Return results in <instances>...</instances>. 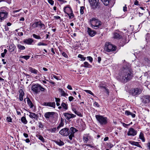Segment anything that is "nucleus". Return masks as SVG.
<instances>
[{
    "instance_id": "f257e3e1",
    "label": "nucleus",
    "mask_w": 150,
    "mask_h": 150,
    "mask_svg": "<svg viewBox=\"0 0 150 150\" xmlns=\"http://www.w3.org/2000/svg\"><path fill=\"white\" fill-rule=\"evenodd\" d=\"M133 76L132 70L126 68L122 69L117 76V78L118 80L122 82L126 83L131 79Z\"/></svg>"
},
{
    "instance_id": "f03ea898",
    "label": "nucleus",
    "mask_w": 150,
    "mask_h": 150,
    "mask_svg": "<svg viewBox=\"0 0 150 150\" xmlns=\"http://www.w3.org/2000/svg\"><path fill=\"white\" fill-rule=\"evenodd\" d=\"M89 23L92 28L96 29L99 28L102 25V22L98 19L95 18L90 19Z\"/></svg>"
},
{
    "instance_id": "7ed1b4c3",
    "label": "nucleus",
    "mask_w": 150,
    "mask_h": 150,
    "mask_svg": "<svg viewBox=\"0 0 150 150\" xmlns=\"http://www.w3.org/2000/svg\"><path fill=\"white\" fill-rule=\"evenodd\" d=\"M96 118L98 123L101 125H106L108 122V119L107 117L103 115H96Z\"/></svg>"
},
{
    "instance_id": "20e7f679",
    "label": "nucleus",
    "mask_w": 150,
    "mask_h": 150,
    "mask_svg": "<svg viewBox=\"0 0 150 150\" xmlns=\"http://www.w3.org/2000/svg\"><path fill=\"white\" fill-rule=\"evenodd\" d=\"M8 14L6 7H3L1 8H0V21H2L6 18Z\"/></svg>"
},
{
    "instance_id": "39448f33",
    "label": "nucleus",
    "mask_w": 150,
    "mask_h": 150,
    "mask_svg": "<svg viewBox=\"0 0 150 150\" xmlns=\"http://www.w3.org/2000/svg\"><path fill=\"white\" fill-rule=\"evenodd\" d=\"M31 90L36 93H37L40 91H44L45 89L42 87L40 85L37 83L32 85Z\"/></svg>"
},
{
    "instance_id": "423d86ee",
    "label": "nucleus",
    "mask_w": 150,
    "mask_h": 150,
    "mask_svg": "<svg viewBox=\"0 0 150 150\" xmlns=\"http://www.w3.org/2000/svg\"><path fill=\"white\" fill-rule=\"evenodd\" d=\"M116 47L112 45L110 42H107L105 43L104 49L106 51L110 52L114 51L116 50Z\"/></svg>"
},
{
    "instance_id": "0eeeda50",
    "label": "nucleus",
    "mask_w": 150,
    "mask_h": 150,
    "mask_svg": "<svg viewBox=\"0 0 150 150\" xmlns=\"http://www.w3.org/2000/svg\"><path fill=\"white\" fill-rule=\"evenodd\" d=\"M91 8L95 9L99 5V0H88Z\"/></svg>"
},
{
    "instance_id": "6e6552de",
    "label": "nucleus",
    "mask_w": 150,
    "mask_h": 150,
    "mask_svg": "<svg viewBox=\"0 0 150 150\" xmlns=\"http://www.w3.org/2000/svg\"><path fill=\"white\" fill-rule=\"evenodd\" d=\"M31 26L33 28H35L40 26V28L42 29H45V25L42 23L40 21L35 22L32 24Z\"/></svg>"
},
{
    "instance_id": "1a4fd4ad",
    "label": "nucleus",
    "mask_w": 150,
    "mask_h": 150,
    "mask_svg": "<svg viewBox=\"0 0 150 150\" xmlns=\"http://www.w3.org/2000/svg\"><path fill=\"white\" fill-rule=\"evenodd\" d=\"M142 92L141 89L138 88H134L132 89L130 93L133 96H135L140 94Z\"/></svg>"
},
{
    "instance_id": "9d476101",
    "label": "nucleus",
    "mask_w": 150,
    "mask_h": 150,
    "mask_svg": "<svg viewBox=\"0 0 150 150\" xmlns=\"http://www.w3.org/2000/svg\"><path fill=\"white\" fill-rule=\"evenodd\" d=\"M59 133L62 135L67 136L69 134L70 132L68 128H65L62 129Z\"/></svg>"
},
{
    "instance_id": "9b49d317",
    "label": "nucleus",
    "mask_w": 150,
    "mask_h": 150,
    "mask_svg": "<svg viewBox=\"0 0 150 150\" xmlns=\"http://www.w3.org/2000/svg\"><path fill=\"white\" fill-rule=\"evenodd\" d=\"M137 131L132 128L129 129L127 132V134L128 136H134L137 134Z\"/></svg>"
},
{
    "instance_id": "f8f14e48",
    "label": "nucleus",
    "mask_w": 150,
    "mask_h": 150,
    "mask_svg": "<svg viewBox=\"0 0 150 150\" xmlns=\"http://www.w3.org/2000/svg\"><path fill=\"white\" fill-rule=\"evenodd\" d=\"M63 115L65 117L67 120H69L71 118H74L76 117V115L73 114L69 113H64Z\"/></svg>"
},
{
    "instance_id": "ddd939ff",
    "label": "nucleus",
    "mask_w": 150,
    "mask_h": 150,
    "mask_svg": "<svg viewBox=\"0 0 150 150\" xmlns=\"http://www.w3.org/2000/svg\"><path fill=\"white\" fill-rule=\"evenodd\" d=\"M92 139V137L89 134H87L83 135V141L84 143H87L88 141Z\"/></svg>"
},
{
    "instance_id": "4468645a",
    "label": "nucleus",
    "mask_w": 150,
    "mask_h": 150,
    "mask_svg": "<svg viewBox=\"0 0 150 150\" xmlns=\"http://www.w3.org/2000/svg\"><path fill=\"white\" fill-rule=\"evenodd\" d=\"M87 32L89 35L93 37L96 34V32L93 30H92L89 28H87Z\"/></svg>"
},
{
    "instance_id": "2eb2a0df",
    "label": "nucleus",
    "mask_w": 150,
    "mask_h": 150,
    "mask_svg": "<svg viewBox=\"0 0 150 150\" xmlns=\"http://www.w3.org/2000/svg\"><path fill=\"white\" fill-rule=\"evenodd\" d=\"M54 112H46L44 115L45 117L47 119L52 117L54 114Z\"/></svg>"
},
{
    "instance_id": "dca6fc26",
    "label": "nucleus",
    "mask_w": 150,
    "mask_h": 150,
    "mask_svg": "<svg viewBox=\"0 0 150 150\" xmlns=\"http://www.w3.org/2000/svg\"><path fill=\"white\" fill-rule=\"evenodd\" d=\"M29 114L28 115L29 116L30 118L35 119L36 120H38V116L37 114L34 113L30 112H29Z\"/></svg>"
},
{
    "instance_id": "f3484780",
    "label": "nucleus",
    "mask_w": 150,
    "mask_h": 150,
    "mask_svg": "<svg viewBox=\"0 0 150 150\" xmlns=\"http://www.w3.org/2000/svg\"><path fill=\"white\" fill-rule=\"evenodd\" d=\"M28 70L31 73L35 75H38L39 74V72L38 70L31 67H29L28 68Z\"/></svg>"
},
{
    "instance_id": "a211bd4d",
    "label": "nucleus",
    "mask_w": 150,
    "mask_h": 150,
    "mask_svg": "<svg viewBox=\"0 0 150 150\" xmlns=\"http://www.w3.org/2000/svg\"><path fill=\"white\" fill-rule=\"evenodd\" d=\"M19 99L20 101H22L23 100V97L24 95V93L21 89L19 90Z\"/></svg>"
},
{
    "instance_id": "6ab92c4d",
    "label": "nucleus",
    "mask_w": 150,
    "mask_h": 150,
    "mask_svg": "<svg viewBox=\"0 0 150 150\" xmlns=\"http://www.w3.org/2000/svg\"><path fill=\"white\" fill-rule=\"evenodd\" d=\"M24 42L28 45H31L32 43L33 42V40L31 38H28L27 39H25L24 40Z\"/></svg>"
},
{
    "instance_id": "aec40b11",
    "label": "nucleus",
    "mask_w": 150,
    "mask_h": 150,
    "mask_svg": "<svg viewBox=\"0 0 150 150\" xmlns=\"http://www.w3.org/2000/svg\"><path fill=\"white\" fill-rule=\"evenodd\" d=\"M81 66L86 68H91V65L87 62H85L83 64H81Z\"/></svg>"
},
{
    "instance_id": "412c9836",
    "label": "nucleus",
    "mask_w": 150,
    "mask_h": 150,
    "mask_svg": "<svg viewBox=\"0 0 150 150\" xmlns=\"http://www.w3.org/2000/svg\"><path fill=\"white\" fill-rule=\"evenodd\" d=\"M59 91L60 92L61 96H67L68 95V94L66 93L61 88H59Z\"/></svg>"
},
{
    "instance_id": "4be33fe9",
    "label": "nucleus",
    "mask_w": 150,
    "mask_h": 150,
    "mask_svg": "<svg viewBox=\"0 0 150 150\" xmlns=\"http://www.w3.org/2000/svg\"><path fill=\"white\" fill-rule=\"evenodd\" d=\"M15 48L16 47L14 45V44H12L9 46L8 49L10 52H12L14 51Z\"/></svg>"
},
{
    "instance_id": "5701e85b",
    "label": "nucleus",
    "mask_w": 150,
    "mask_h": 150,
    "mask_svg": "<svg viewBox=\"0 0 150 150\" xmlns=\"http://www.w3.org/2000/svg\"><path fill=\"white\" fill-rule=\"evenodd\" d=\"M55 142L59 146H62L64 145V142L60 140H58L57 141H55Z\"/></svg>"
},
{
    "instance_id": "b1692460",
    "label": "nucleus",
    "mask_w": 150,
    "mask_h": 150,
    "mask_svg": "<svg viewBox=\"0 0 150 150\" xmlns=\"http://www.w3.org/2000/svg\"><path fill=\"white\" fill-rule=\"evenodd\" d=\"M125 114L127 115H131L132 117L133 118L134 117L136 116L135 114H133L131 112L127 110H126L125 112Z\"/></svg>"
},
{
    "instance_id": "393cba45",
    "label": "nucleus",
    "mask_w": 150,
    "mask_h": 150,
    "mask_svg": "<svg viewBox=\"0 0 150 150\" xmlns=\"http://www.w3.org/2000/svg\"><path fill=\"white\" fill-rule=\"evenodd\" d=\"M61 105L62 106V108L65 110H67L68 109V106L67 104L65 103H61Z\"/></svg>"
},
{
    "instance_id": "a878e982",
    "label": "nucleus",
    "mask_w": 150,
    "mask_h": 150,
    "mask_svg": "<svg viewBox=\"0 0 150 150\" xmlns=\"http://www.w3.org/2000/svg\"><path fill=\"white\" fill-rule=\"evenodd\" d=\"M70 130L71 132H70V133L74 135V134L75 132L78 131V130H77L76 128L72 127H71Z\"/></svg>"
},
{
    "instance_id": "bb28decb",
    "label": "nucleus",
    "mask_w": 150,
    "mask_h": 150,
    "mask_svg": "<svg viewBox=\"0 0 150 150\" xmlns=\"http://www.w3.org/2000/svg\"><path fill=\"white\" fill-rule=\"evenodd\" d=\"M139 138L141 139L143 142H145V140L144 137V134L142 132L140 133L139 135Z\"/></svg>"
},
{
    "instance_id": "cd10ccee",
    "label": "nucleus",
    "mask_w": 150,
    "mask_h": 150,
    "mask_svg": "<svg viewBox=\"0 0 150 150\" xmlns=\"http://www.w3.org/2000/svg\"><path fill=\"white\" fill-rule=\"evenodd\" d=\"M27 103L28 105L30 106V108H32L33 107V105L32 103L31 102L30 100V99L29 98H27Z\"/></svg>"
},
{
    "instance_id": "c85d7f7f",
    "label": "nucleus",
    "mask_w": 150,
    "mask_h": 150,
    "mask_svg": "<svg viewBox=\"0 0 150 150\" xmlns=\"http://www.w3.org/2000/svg\"><path fill=\"white\" fill-rule=\"evenodd\" d=\"M47 106L52 107L54 108L55 106V103L54 102H48Z\"/></svg>"
},
{
    "instance_id": "c756f323",
    "label": "nucleus",
    "mask_w": 150,
    "mask_h": 150,
    "mask_svg": "<svg viewBox=\"0 0 150 150\" xmlns=\"http://www.w3.org/2000/svg\"><path fill=\"white\" fill-rule=\"evenodd\" d=\"M113 37L114 38L116 39H120L121 37V36L119 34V33H114Z\"/></svg>"
},
{
    "instance_id": "7c9ffc66",
    "label": "nucleus",
    "mask_w": 150,
    "mask_h": 150,
    "mask_svg": "<svg viewBox=\"0 0 150 150\" xmlns=\"http://www.w3.org/2000/svg\"><path fill=\"white\" fill-rule=\"evenodd\" d=\"M17 46L18 48L20 50H24L25 48V47L24 46L20 44H17Z\"/></svg>"
},
{
    "instance_id": "2f4dec72",
    "label": "nucleus",
    "mask_w": 150,
    "mask_h": 150,
    "mask_svg": "<svg viewBox=\"0 0 150 150\" xmlns=\"http://www.w3.org/2000/svg\"><path fill=\"white\" fill-rule=\"evenodd\" d=\"M130 143L133 145H135L139 147L142 148L141 145L139 144L138 142L132 141V143L130 142Z\"/></svg>"
},
{
    "instance_id": "473e14b6",
    "label": "nucleus",
    "mask_w": 150,
    "mask_h": 150,
    "mask_svg": "<svg viewBox=\"0 0 150 150\" xmlns=\"http://www.w3.org/2000/svg\"><path fill=\"white\" fill-rule=\"evenodd\" d=\"M21 122L24 124H26L27 123V121L26 120L25 117H23L21 119Z\"/></svg>"
},
{
    "instance_id": "72a5a7b5",
    "label": "nucleus",
    "mask_w": 150,
    "mask_h": 150,
    "mask_svg": "<svg viewBox=\"0 0 150 150\" xmlns=\"http://www.w3.org/2000/svg\"><path fill=\"white\" fill-rule=\"evenodd\" d=\"M55 101L57 105V106H58L59 105H60V99L59 98H55Z\"/></svg>"
},
{
    "instance_id": "f704fd0d",
    "label": "nucleus",
    "mask_w": 150,
    "mask_h": 150,
    "mask_svg": "<svg viewBox=\"0 0 150 150\" xmlns=\"http://www.w3.org/2000/svg\"><path fill=\"white\" fill-rule=\"evenodd\" d=\"M104 5L107 6L109 3V0H101Z\"/></svg>"
},
{
    "instance_id": "c9c22d12",
    "label": "nucleus",
    "mask_w": 150,
    "mask_h": 150,
    "mask_svg": "<svg viewBox=\"0 0 150 150\" xmlns=\"http://www.w3.org/2000/svg\"><path fill=\"white\" fill-rule=\"evenodd\" d=\"M84 7L83 6L80 7V13L81 14H83L84 13Z\"/></svg>"
},
{
    "instance_id": "e433bc0d",
    "label": "nucleus",
    "mask_w": 150,
    "mask_h": 150,
    "mask_svg": "<svg viewBox=\"0 0 150 150\" xmlns=\"http://www.w3.org/2000/svg\"><path fill=\"white\" fill-rule=\"evenodd\" d=\"M33 36L34 38L36 39H40L41 38L39 36L37 35H36L34 34L33 35Z\"/></svg>"
},
{
    "instance_id": "4c0bfd02",
    "label": "nucleus",
    "mask_w": 150,
    "mask_h": 150,
    "mask_svg": "<svg viewBox=\"0 0 150 150\" xmlns=\"http://www.w3.org/2000/svg\"><path fill=\"white\" fill-rule=\"evenodd\" d=\"M57 129L56 128H54L52 129H49L48 130V131H50L51 133L55 132L56 131Z\"/></svg>"
},
{
    "instance_id": "58836bf2",
    "label": "nucleus",
    "mask_w": 150,
    "mask_h": 150,
    "mask_svg": "<svg viewBox=\"0 0 150 150\" xmlns=\"http://www.w3.org/2000/svg\"><path fill=\"white\" fill-rule=\"evenodd\" d=\"M30 57V56H29V55H26V56H22L21 57V58L24 59L26 60H27L28 59H29Z\"/></svg>"
},
{
    "instance_id": "ea45409f",
    "label": "nucleus",
    "mask_w": 150,
    "mask_h": 150,
    "mask_svg": "<svg viewBox=\"0 0 150 150\" xmlns=\"http://www.w3.org/2000/svg\"><path fill=\"white\" fill-rule=\"evenodd\" d=\"M38 139L42 141V142H44L45 141V139L42 136L40 135L39 136Z\"/></svg>"
},
{
    "instance_id": "a19ab883",
    "label": "nucleus",
    "mask_w": 150,
    "mask_h": 150,
    "mask_svg": "<svg viewBox=\"0 0 150 150\" xmlns=\"http://www.w3.org/2000/svg\"><path fill=\"white\" fill-rule=\"evenodd\" d=\"M68 16H69V17L70 18H73L74 17V14L72 12L70 13H68L67 14Z\"/></svg>"
},
{
    "instance_id": "79ce46f5",
    "label": "nucleus",
    "mask_w": 150,
    "mask_h": 150,
    "mask_svg": "<svg viewBox=\"0 0 150 150\" xmlns=\"http://www.w3.org/2000/svg\"><path fill=\"white\" fill-rule=\"evenodd\" d=\"M78 57L82 59V60L83 61L85 60L86 59V58L85 57H83V55L80 54H79L78 55Z\"/></svg>"
},
{
    "instance_id": "37998d69",
    "label": "nucleus",
    "mask_w": 150,
    "mask_h": 150,
    "mask_svg": "<svg viewBox=\"0 0 150 150\" xmlns=\"http://www.w3.org/2000/svg\"><path fill=\"white\" fill-rule=\"evenodd\" d=\"M84 91H85L86 93H87L90 94L91 95H92V96H94V94L90 90H84Z\"/></svg>"
},
{
    "instance_id": "c03bdc74",
    "label": "nucleus",
    "mask_w": 150,
    "mask_h": 150,
    "mask_svg": "<svg viewBox=\"0 0 150 150\" xmlns=\"http://www.w3.org/2000/svg\"><path fill=\"white\" fill-rule=\"evenodd\" d=\"M38 46H41V45H43V46H46L47 45V44L44 43H43L41 42H39L38 44Z\"/></svg>"
},
{
    "instance_id": "a18cd8bd",
    "label": "nucleus",
    "mask_w": 150,
    "mask_h": 150,
    "mask_svg": "<svg viewBox=\"0 0 150 150\" xmlns=\"http://www.w3.org/2000/svg\"><path fill=\"white\" fill-rule=\"evenodd\" d=\"M122 125L125 127L127 128L130 125V124H125L124 123L122 122Z\"/></svg>"
},
{
    "instance_id": "49530a36",
    "label": "nucleus",
    "mask_w": 150,
    "mask_h": 150,
    "mask_svg": "<svg viewBox=\"0 0 150 150\" xmlns=\"http://www.w3.org/2000/svg\"><path fill=\"white\" fill-rule=\"evenodd\" d=\"M87 58L91 62H92L93 61V58L90 57L88 56L87 57Z\"/></svg>"
},
{
    "instance_id": "de8ad7c7",
    "label": "nucleus",
    "mask_w": 150,
    "mask_h": 150,
    "mask_svg": "<svg viewBox=\"0 0 150 150\" xmlns=\"http://www.w3.org/2000/svg\"><path fill=\"white\" fill-rule=\"evenodd\" d=\"M6 120L8 122H11L12 121V119L10 117H7L6 118Z\"/></svg>"
},
{
    "instance_id": "09e8293b",
    "label": "nucleus",
    "mask_w": 150,
    "mask_h": 150,
    "mask_svg": "<svg viewBox=\"0 0 150 150\" xmlns=\"http://www.w3.org/2000/svg\"><path fill=\"white\" fill-rule=\"evenodd\" d=\"M39 127L40 128H43L44 127L43 125L42 124V123L40 122H39Z\"/></svg>"
},
{
    "instance_id": "8fccbe9b",
    "label": "nucleus",
    "mask_w": 150,
    "mask_h": 150,
    "mask_svg": "<svg viewBox=\"0 0 150 150\" xmlns=\"http://www.w3.org/2000/svg\"><path fill=\"white\" fill-rule=\"evenodd\" d=\"M75 113L79 117H81L82 116L81 113L79 112L76 111V112H75Z\"/></svg>"
},
{
    "instance_id": "3c124183",
    "label": "nucleus",
    "mask_w": 150,
    "mask_h": 150,
    "mask_svg": "<svg viewBox=\"0 0 150 150\" xmlns=\"http://www.w3.org/2000/svg\"><path fill=\"white\" fill-rule=\"evenodd\" d=\"M48 1L51 5H53L54 1L52 0H48Z\"/></svg>"
},
{
    "instance_id": "603ef678",
    "label": "nucleus",
    "mask_w": 150,
    "mask_h": 150,
    "mask_svg": "<svg viewBox=\"0 0 150 150\" xmlns=\"http://www.w3.org/2000/svg\"><path fill=\"white\" fill-rule=\"evenodd\" d=\"M123 11L125 12L127 11V7L126 6V5H125V6L123 7Z\"/></svg>"
},
{
    "instance_id": "864d4df0",
    "label": "nucleus",
    "mask_w": 150,
    "mask_h": 150,
    "mask_svg": "<svg viewBox=\"0 0 150 150\" xmlns=\"http://www.w3.org/2000/svg\"><path fill=\"white\" fill-rule=\"evenodd\" d=\"M62 54L63 56L66 58H67L68 57V56H67L66 53L65 52H62Z\"/></svg>"
},
{
    "instance_id": "5fc2aeb1",
    "label": "nucleus",
    "mask_w": 150,
    "mask_h": 150,
    "mask_svg": "<svg viewBox=\"0 0 150 150\" xmlns=\"http://www.w3.org/2000/svg\"><path fill=\"white\" fill-rule=\"evenodd\" d=\"M74 136V135L70 134L69 136V139L71 140L72 139V138Z\"/></svg>"
},
{
    "instance_id": "6e6d98bb",
    "label": "nucleus",
    "mask_w": 150,
    "mask_h": 150,
    "mask_svg": "<svg viewBox=\"0 0 150 150\" xmlns=\"http://www.w3.org/2000/svg\"><path fill=\"white\" fill-rule=\"evenodd\" d=\"M74 99L73 97L70 96L69 97V100L70 101H71Z\"/></svg>"
},
{
    "instance_id": "4d7b16f0",
    "label": "nucleus",
    "mask_w": 150,
    "mask_h": 150,
    "mask_svg": "<svg viewBox=\"0 0 150 150\" xmlns=\"http://www.w3.org/2000/svg\"><path fill=\"white\" fill-rule=\"evenodd\" d=\"M94 105L95 106H97V107H99V105L98 103L97 102H95L94 103Z\"/></svg>"
},
{
    "instance_id": "13d9d810",
    "label": "nucleus",
    "mask_w": 150,
    "mask_h": 150,
    "mask_svg": "<svg viewBox=\"0 0 150 150\" xmlns=\"http://www.w3.org/2000/svg\"><path fill=\"white\" fill-rule=\"evenodd\" d=\"M53 77L54 79H57V80H61V79L59 78L58 77H57L56 76L54 75L53 76Z\"/></svg>"
},
{
    "instance_id": "bf43d9fd",
    "label": "nucleus",
    "mask_w": 150,
    "mask_h": 150,
    "mask_svg": "<svg viewBox=\"0 0 150 150\" xmlns=\"http://www.w3.org/2000/svg\"><path fill=\"white\" fill-rule=\"evenodd\" d=\"M67 88L70 90H72V88L71 86L69 85H68L67 86Z\"/></svg>"
},
{
    "instance_id": "052dcab7",
    "label": "nucleus",
    "mask_w": 150,
    "mask_h": 150,
    "mask_svg": "<svg viewBox=\"0 0 150 150\" xmlns=\"http://www.w3.org/2000/svg\"><path fill=\"white\" fill-rule=\"evenodd\" d=\"M134 4L135 5H138L139 4V2L137 0H135L134 2Z\"/></svg>"
},
{
    "instance_id": "680f3d73",
    "label": "nucleus",
    "mask_w": 150,
    "mask_h": 150,
    "mask_svg": "<svg viewBox=\"0 0 150 150\" xmlns=\"http://www.w3.org/2000/svg\"><path fill=\"white\" fill-rule=\"evenodd\" d=\"M149 101V98H146V100H144V102L145 103H148Z\"/></svg>"
},
{
    "instance_id": "e2e57ef3",
    "label": "nucleus",
    "mask_w": 150,
    "mask_h": 150,
    "mask_svg": "<svg viewBox=\"0 0 150 150\" xmlns=\"http://www.w3.org/2000/svg\"><path fill=\"white\" fill-rule=\"evenodd\" d=\"M71 108L72 110L75 113V112L76 111V109L73 106Z\"/></svg>"
},
{
    "instance_id": "0e129e2a",
    "label": "nucleus",
    "mask_w": 150,
    "mask_h": 150,
    "mask_svg": "<svg viewBox=\"0 0 150 150\" xmlns=\"http://www.w3.org/2000/svg\"><path fill=\"white\" fill-rule=\"evenodd\" d=\"M101 61V58L100 57H98V62L99 63H100Z\"/></svg>"
},
{
    "instance_id": "69168bd1",
    "label": "nucleus",
    "mask_w": 150,
    "mask_h": 150,
    "mask_svg": "<svg viewBox=\"0 0 150 150\" xmlns=\"http://www.w3.org/2000/svg\"><path fill=\"white\" fill-rule=\"evenodd\" d=\"M23 135L26 138L28 137V135L27 134L25 133H24L23 134Z\"/></svg>"
},
{
    "instance_id": "338daca9",
    "label": "nucleus",
    "mask_w": 150,
    "mask_h": 150,
    "mask_svg": "<svg viewBox=\"0 0 150 150\" xmlns=\"http://www.w3.org/2000/svg\"><path fill=\"white\" fill-rule=\"evenodd\" d=\"M59 125L60 126V127H63L64 125V123L61 122Z\"/></svg>"
},
{
    "instance_id": "774afa93",
    "label": "nucleus",
    "mask_w": 150,
    "mask_h": 150,
    "mask_svg": "<svg viewBox=\"0 0 150 150\" xmlns=\"http://www.w3.org/2000/svg\"><path fill=\"white\" fill-rule=\"evenodd\" d=\"M54 17L56 19H60V17L59 16H54Z\"/></svg>"
}]
</instances>
